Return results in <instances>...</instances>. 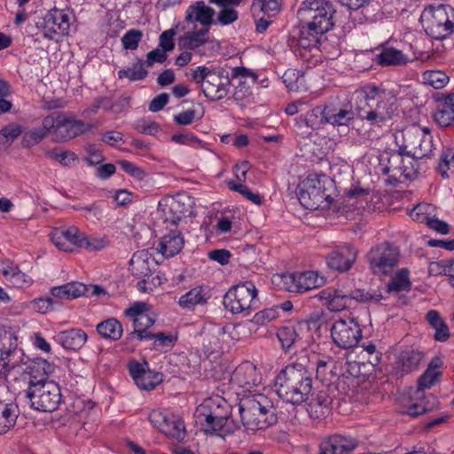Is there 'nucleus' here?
Instances as JSON below:
<instances>
[{"label": "nucleus", "mask_w": 454, "mask_h": 454, "mask_svg": "<svg viewBox=\"0 0 454 454\" xmlns=\"http://www.w3.org/2000/svg\"><path fill=\"white\" fill-rule=\"evenodd\" d=\"M333 4L328 0H305L298 13L309 20V29L326 33L334 27Z\"/></svg>", "instance_id": "7"}, {"label": "nucleus", "mask_w": 454, "mask_h": 454, "mask_svg": "<svg viewBox=\"0 0 454 454\" xmlns=\"http://www.w3.org/2000/svg\"><path fill=\"white\" fill-rule=\"evenodd\" d=\"M192 76L196 83L200 84L201 91L209 100H220L229 93L231 78L222 67L210 69L200 66L192 72Z\"/></svg>", "instance_id": "4"}, {"label": "nucleus", "mask_w": 454, "mask_h": 454, "mask_svg": "<svg viewBox=\"0 0 454 454\" xmlns=\"http://www.w3.org/2000/svg\"><path fill=\"white\" fill-rule=\"evenodd\" d=\"M398 255L395 247L384 243L371 249L367 257L374 274H387L397 264Z\"/></svg>", "instance_id": "14"}, {"label": "nucleus", "mask_w": 454, "mask_h": 454, "mask_svg": "<svg viewBox=\"0 0 454 454\" xmlns=\"http://www.w3.org/2000/svg\"><path fill=\"white\" fill-rule=\"evenodd\" d=\"M18 325H2V375H4V380L8 383L9 376H13L17 380L20 374V364H23L24 353L22 349L18 348Z\"/></svg>", "instance_id": "6"}, {"label": "nucleus", "mask_w": 454, "mask_h": 454, "mask_svg": "<svg viewBox=\"0 0 454 454\" xmlns=\"http://www.w3.org/2000/svg\"><path fill=\"white\" fill-rule=\"evenodd\" d=\"M215 12L203 1H198L190 5L186 11L185 21L188 23L199 22L204 27H208L214 22Z\"/></svg>", "instance_id": "25"}, {"label": "nucleus", "mask_w": 454, "mask_h": 454, "mask_svg": "<svg viewBox=\"0 0 454 454\" xmlns=\"http://www.w3.org/2000/svg\"><path fill=\"white\" fill-rule=\"evenodd\" d=\"M139 133L154 136L160 130V125L155 121L145 119L137 120L134 126Z\"/></svg>", "instance_id": "63"}, {"label": "nucleus", "mask_w": 454, "mask_h": 454, "mask_svg": "<svg viewBox=\"0 0 454 454\" xmlns=\"http://www.w3.org/2000/svg\"><path fill=\"white\" fill-rule=\"evenodd\" d=\"M233 379L240 387L247 389L261 383V377L257 368L250 362H245L239 365L233 372Z\"/></svg>", "instance_id": "26"}, {"label": "nucleus", "mask_w": 454, "mask_h": 454, "mask_svg": "<svg viewBox=\"0 0 454 454\" xmlns=\"http://www.w3.org/2000/svg\"><path fill=\"white\" fill-rule=\"evenodd\" d=\"M143 37V32L139 29L129 30L121 38V43L125 50L134 51L137 49Z\"/></svg>", "instance_id": "55"}, {"label": "nucleus", "mask_w": 454, "mask_h": 454, "mask_svg": "<svg viewBox=\"0 0 454 454\" xmlns=\"http://www.w3.org/2000/svg\"><path fill=\"white\" fill-rule=\"evenodd\" d=\"M55 340L64 348L70 350L80 349L87 340V334L81 329H70L57 333Z\"/></svg>", "instance_id": "28"}, {"label": "nucleus", "mask_w": 454, "mask_h": 454, "mask_svg": "<svg viewBox=\"0 0 454 454\" xmlns=\"http://www.w3.org/2000/svg\"><path fill=\"white\" fill-rule=\"evenodd\" d=\"M229 188L232 191L238 192L239 193L242 194L244 197L251 200L255 205L262 204V196L259 193L252 192L245 184H236L235 182L231 181L229 183Z\"/></svg>", "instance_id": "57"}, {"label": "nucleus", "mask_w": 454, "mask_h": 454, "mask_svg": "<svg viewBox=\"0 0 454 454\" xmlns=\"http://www.w3.org/2000/svg\"><path fill=\"white\" fill-rule=\"evenodd\" d=\"M426 319L435 331L434 339L436 341L445 342L449 340L450 337L449 326L437 310H429L426 315Z\"/></svg>", "instance_id": "37"}, {"label": "nucleus", "mask_w": 454, "mask_h": 454, "mask_svg": "<svg viewBox=\"0 0 454 454\" xmlns=\"http://www.w3.org/2000/svg\"><path fill=\"white\" fill-rule=\"evenodd\" d=\"M71 12L69 10L52 8L41 21L44 37L53 39L54 35H66L70 28Z\"/></svg>", "instance_id": "17"}, {"label": "nucleus", "mask_w": 454, "mask_h": 454, "mask_svg": "<svg viewBox=\"0 0 454 454\" xmlns=\"http://www.w3.org/2000/svg\"><path fill=\"white\" fill-rule=\"evenodd\" d=\"M26 396L29 399L31 407L44 412L54 411L61 401L60 387L55 381L27 388Z\"/></svg>", "instance_id": "11"}, {"label": "nucleus", "mask_w": 454, "mask_h": 454, "mask_svg": "<svg viewBox=\"0 0 454 454\" xmlns=\"http://www.w3.org/2000/svg\"><path fill=\"white\" fill-rule=\"evenodd\" d=\"M349 105L351 106L350 103ZM355 113V108H337L333 105H328L325 106L324 109L320 107L314 108L311 114L302 121H304L306 125L315 128L316 122L312 118H317V114H321L320 123H330L333 126L348 125L354 120Z\"/></svg>", "instance_id": "15"}, {"label": "nucleus", "mask_w": 454, "mask_h": 454, "mask_svg": "<svg viewBox=\"0 0 454 454\" xmlns=\"http://www.w3.org/2000/svg\"><path fill=\"white\" fill-rule=\"evenodd\" d=\"M357 445L358 441L350 435L333 434L321 440L317 454H351Z\"/></svg>", "instance_id": "19"}, {"label": "nucleus", "mask_w": 454, "mask_h": 454, "mask_svg": "<svg viewBox=\"0 0 454 454\" xmlns=\"http://www.w3.org/2000/svg\"><path fill=\"white\" fill-rule=\"evenodd\" d=\"M256 296L255 286L247 281L231 287L223 296V303L232 314H239L254 309Z\"/></svg>", "instance_id": "10"}, {"label": "nucleus", "mask_w": 454, "mask_h": 454, "mask_svg": "<svg viewBox=\"0 0 454 454\" xmlns=\"http://www.w3.org/2000/svg\"><path fill=\"white\" fill-rule=\"evenodd\" d=\"M159 208L164 221L176 225L192 213V200L185 194H177L160 200Z\"/></svg>", "instance_id": "16"}, {"label": "nucleus", "mask_w": 454, "mask_h": 454, "mask_svg": "<svg viewBox=\"0 0 454 454\" xmlns=\"http://www.w3.org/2000/svg\"><path fill=\"white\" fill-rule=\"evenodd\" d=\"M65 234V239L67 245H74L77 247H82V240H84V233L81 232L76 227L72 226L66 230H62Z\"/></svg>", "instance_id": "59"}, {"label": "nucleus", "mask_w": 454, "mask_h": 454, "mask_svg": "<svg viewBox=\"0 0 454 454\" xmlns=\"http://www.w3.org/2000/svg\"><path fill=\"white\" fill-rule=\"evenodd\" d=\"M281 9L278 0H253L251 10L254 17L261 14L271 18L277 15Z\"/></svg>", "instance_id": "43"}, {"label": "nucleus", "mask_w": 454, "mask_h": 454, "mask_svg": "<svg viewBox=\"0 0 454 454\" xmlns=\"http://www.w3.org/2000/svg\"><path fill=\"white\" fill-rule=\"evenodd\" d=\"M415 399L418 401L416 403H411L407 407L406 413L412 416L417 417L423 413L431 411L439 407V402L434 395H425L423 391V396L418 398L415 395Z\"/></svg>", "instance_id": "39"}, {"label": "nucleus", "mask_w": 454, "mask_h": 454, "mask_svg": "<svg viewBox=\"0 0 454 454\" xmlns=\"http://www.w3.org/2000/svg\"><path fill=\"white\" fill-rule=\"evenodd\" d=\"M277 317V309H266L255 313L252 319V323L256 325H262L275 319Z\"/></svg>", "instance_id": "64"}, {"label": "nucleus", "mask_w": 454, "mask_h": 454, "mask_svg": "<svg viewBox=\"0 0 454 454\" xmlns=\"http://www.w3.org/2000/svg\"><path fill=\"white\" fill-rule=\"evenodd\" d=\"M422 81L423 83L440 90L448 84L450 76L442 70H427L422 74Z\"/></svg>", "instance_id": "46"}, {"label": "nucleus", "mask_w": 454, "mask_h": 454, "mask_svg": "<svg viewBox=\"0 0 454 454\" xmlns=\"http://www.w3.org/2000/svg\"><path fill=\"white\" fill-rule=\"evenodd\" d=\"M449 12H454L450 5L441 4L427 7L420 15V22L426 33L435 40H443L452 32L454 22L450 19Z\"/></svg>", "instance_id": "8"}, {"label": "nucleus", "mask_w": 454, "mask_h": 454, "mask_svg": "<svg viewBox=\"0 0 454 454\" xmlns=\"http://www.w3.org/2000/svg\"><path fill=\"white\" fill-rule=\"evenodd\" d=\"M241 421L247 430H262L277 423L276 410L262 394L242 398L239 404Z\"/></svg>", "instance_id": "3"}, {"label": "nucleus", "mask_w": 454, "mask_h": 454, "mask_svg": "<svg viewBox=\"0 0 454 454\" xmlns=\"http://www.w3.org/2000/svg\"><path fill=\"white\" fill-rule=\"evenodd\" d=\"M324 33L317 30L309 29V25H304L300 29L299 38L297 40L295 52L301 57H306L303 51H311L317 50L320 43V38Z\"/></svg>", "instance_id": "27"}, {"label": "nucleus", "mask_w": 454, "mask_h": 454, "mask_svg": "<svg viewBox=\"0 0 454 454\" xmlns=\"http://www.w3.org/2000/svg\"><path fill=\"white\" fill-rule=\"evenodd\" d=\"M405 143H407L406 147L410 148L407 155H411L417 159L429 156L434 148L433 136L426 128L409 131L406 135Z\"/></svg>", "instance_id": "18"}, {"label": "nucleus", "mask_w": 454, "mask_h": 454, "mask_svg": "<svg viewBox=\"0 0 454 454\" xmlns=\"http://www.w3.org/2000/svg\"><path fill=\"white\" fill-rule=\"evenodd\" d=\"M53 371V364H50L45 359L36 358L27 367V372H23L20 369V374L18 375L17 380H15L13 376H9V383L5 381L6 387L8 389L13 388V390H15L14 386L12 385V381L13 380L16 383H27V388H35V387H39L49 382L48 377Z\"/></svg>", "instance_id": "13"}, {"label": "nucleus", "mask_w": 454, "mask_h": 454, "mask_svg": "<svg viewBox=\"0 0 454 454\" xmlns=\"http://www.w3.org/2000/svg\"><path fill=\"white\" fill-rule=\"evenodd\" d=\"M332 399L325 391H319L316 396L312 397L308 403V411L311 416L319 419L325 415L329 411Z\"/></svg>", "instance_id": "42"}, {"label": "nucleus", "mask_w": 454, "mask_h": 454, "mask_svg": "<svg viewBox=\"0 0 454 454\" xmlns=\"http://www.w3.org/2000/svg\"><path fill=\"white\" fill-rule=\"evenodd\" d=\"M151 255L145 250L133 254L129 262V270L137 278H148L151 274Z\"/></svg>", "instance_id": "36"}, {"label": "nucleus", "mask_w": 454, "mask_h": 454, "mask_svg": "<svg viewBox=\"0 0 454 454\" xmlns=\"http://www.w3.org/2000/svg\"><path fill=\"white\" fill-rule=\"evenodd\" d=\"M98 333L105 339L119 340L123 333L121 324L115 318H108L97 325Z\"/></svg>", "instance_id": "44"}, {"label": "nucleus", "mask_w": 454, "mask_h": 454, "mask_svg": "<svg viewBox=\"0 0 454 454\" xmlns=\"http://www.w3.org/2000/svg\"><path fill=\"white\" fill-rule=\"evenodd\" d=\"M74 209L85 212L87 218L93 217L100 220L103 216V207L101 202H95L88 206H74Z\"/></svg>", "instance_id": "62"}, {"label": "nucleus", "mask_w": 454, "mask_h": 454, "mask_svg": "<svg viewBox=\"0 0 454 454\" xmlns=\"http://www.w3.org/2000/svg\"><path fill=\"white\" fill-rule=\"evenodd\" d=\"M148 72L143 67V62L137 59L132 67L121 69L118 72L120 79L128 78L129 81L144 80L147 76Z\"/></svg>", "instance_id": "48"}, {"label": "nucleus", "mask_w": 454, "mask_h": 454, "mask_svg": "<svg viewBox=\"0 0 454 454\" xmlns=\"http://www.w3.org/2000/svg\"><path fill=\"white\" fill-rule=\"evenodd\" d=\"M277 335L283 348L285 349H290L298 340V333L294 325H285L280 327L278 330Z\"/></svg>", "instance_id": "49"}, {"label": "nucleus", "mask_w": 454, "mask_h": 454, "mask_svg": "<svg viewBox=\"0 0 454 454\" xmlns=\"http://www.w3.org/2000/svg\"><path fill=\"white\" fill-rule=\"evenodd\" d=\"M403 154L402 153H394L387 160V166L383 168L385 174L393 173L394 176H399L403 164Z\"/></svg>", "instance_id": "56"}, {"label": "nucleus", "mask_w": 454, "mask_h": 454, "mask_svg": "<svg viewBox=\"0 0 454 454\" xmlns=\"http://www.w3.org/2000/svg\"><path fill=\"white\" fill-rule=\"evenodd\" d=\"M46 135L38 128L25 132L22 137L23 147L29 148L41 142Z\"/></svg>", "instance_id": "61"}, {"label": "nucleus", "mask_w": 454, "mask_h": 454, "mask_svg": "<svg viewBox=\"0 0 454 454\" xmlns=\"http://www.w3.org/2000/svg\"><path fill=\"white\" fill-rule=\"evenodd\" d=\"M10 212L13 213L10 215H2V220L21 221L27 219L20 211L15 210L14 204L9 199L2 197V214Z\"/></svg>", "instance_id": "58"}, {"label": "nucleus", "mask_w": 454, "mask_h": 454, "mask_svg": "<svg viewBox=\"0 0 454 454\" xmlns=\"http://www.w3.org/2000/svg\"><path fill=\"white\" fill-rule=\"evenodd\" d=\"M223 403V406L218 404L217 408L213 411L206 406L196 410V423L200 425L205 434L223 435V434L231 432L228 424L231 409L225 401Z\"/></svg>", "instance_id": "9"}, {"label": "nucleus", "mask_w": 454, "mask_h": 454, "mask_svg": "<svg viewBox=\"0 0 454 454\" xmlns=\"http://www.w3.org/2000/svg\"><path fill=\"white\" fill-rule=\"evenodd\" d=\"M184 245V239L177 230L170 231L163 236L159 244V251L165 257H172L180 253Z\"/></svg>", "instance_id": "32"}, {"label": "nucleus", "mask_w": 454, "mask_h": 454, "mask_svg": "<svg viewBox=\"0 0 454 454\" xmlns=\"http://www.w3.org/2000/svg\"><path fill=\"white\" fill-rule=\"evenodd\" d=\"M152 340H154L153 344L154 349L160 351H168L174 347L177 340V337L170 333L160 332L157 333H153Z\"/></svg>", "instance_id": "50"}, {"label": "nucleus", "mask_w": 454, "mask_h": 454, "mask_svg": "<svg viewBox=\"0 0 454 454\" xmlns=\"http://www.w3.org/2000/svg\"><path fill=\"white\" fill-rule=\"evenodd\" d=\"M209 298V289L202 286H200L191 289L189 292L183 294L179 298L178 304L183 309H192L196 305H203L207 303Z\"/></svg>", "instance_id": "35"}, {"label": "nucleus", "mask_w": 454, "mask_h": 454, "mask_svg": "<svg viewBox=\"0 0 454 454\" xmlns=\"http://www.w3.org/2000/svg\"><path fill=\"white\" fill-rule=\"evenodd\" d=\"M283 278L285 283L288 285L287 289L296 293H304L317 288L325 283V278H319L315 271L290 273Z\"/></svg>", "instance_id": "20"}, {"label": "nucleus", "mask_w": 454, "mask_h": 454, "mask_svg": "<svg viewBox=\"0 0 454 454\" xmlns=\"http://www.w3.org/2000/svg\"><path fill=\"white\" fill-rule=\"evenodd\" d=\"M19 414V408L14 403H8L5 405L4 410L2 411V434L9 431L16 425V420Z\"/></svg>", "instance_id": "52"}, {"label": "nucleus", "mask_w": 454, "mask_h": 454, "mask_svg": "<svg viewBox=\"0 0 454 454\" xmlns=\"http://www.w3.org/2000/svg\"><path fill=\"white\" fill-rule=\"evenodd\" d=\"M332 180L326 175H309L299 186L297 196L307 209L317 210L328 207L333 199L326 193V184Z\"/></svg>", "instance_id": "5"}, {"label": "nucleus", "mask_w": 454, "mask_h": 454, "mask_svg": "<svg viewBox=\"0 0 454 454\" xmlns=\"http://www.w3.org/2000/svg\"><path fill=\"white\" fill-rule=\"evenodd\" d=\"M331 336L338 347L351 348L356 347L362 338V330L355 317H340L331 327Z\"/></svg>", "instance_id": "12"}, {"label": "nucleus", "mask_w": 454, "mask_h": 454, "mask_svg": "<svg viewBox=\"0 0 454 454\" xmlns=\"http://www.w3.org/2000/svg\"><path fill=\"white\" fill-rule=\"evenodd\" d=\"M381 297L382 296L380 294L374 295L360 289L352 291L349 294H344L340 290H337L336 294H334L333 298H331V301L327 302V306L332 311H340L350 306L352 301H380Z\"/></svg>", "instance_id": "21"}, {"label": "nucleus", "mask_w": 454, "mask_h": 454, "mask_svg": "<svg viewBox=\"0 0 454 454\" xmlns=\"http://www.w3.org/2000/svg\"><path fill=\"white\" fill-rule=\"evenodd\" d=\"M88 292L87 286L80 282H70L51 289V294L60 302L62 299H75L85 295Z\"/></svg>", "instance_id": "34"}, {"label": "nucleus", "mask_w": 454, "mask_h": 454, "mask_svg": "<svg viewBox=\"0 0 454 454\" xmlns=\"http://www.w3.org/2000/svg\"><path fill=\"white\" fill-rule=\"evenodd\" d=\"M437 170L443 178H449V172H454V150L448 148L442 152Z\"/></svg>", "instance_id": "47"}, {"label": "nucleus", "mask_w": 454, "mask_h": 454, "mask_svg": "<svg viewBox=\"0 0 454 454\" xmlns=\"http://www.w3.org/2000/svg\"><path fill=\"white\" fill-rule=\"evenodd\" d=\"M160 431L178 441L184 440L186 435L184 420L174 415L168 416L165 422L161 423Z\"/></svg>", "instance_id": "40"}, {"label": "nucleus", "mask_w": 454, "mask_h": 454, "mask_svg": "<svg viewBox=\"0 0 454 454\" xmlns=\"http://www.w3.org/2000/svg\"><path fill=\"white\" fill-rule=\"evenodd\" d=\"M416 159L417 158H413L411 155L404 157L400 176H403L406 179H413L416 177L418 173Z\"/></svg>", "instance_id": "60"}, {"label": "nucleus", "mask_w": 454, "mask_h": 454, "mask_svg": "<svg viewBox=\"0 0 454 454\" xmlns=\"http://www.w3.org/2000/svg\"><path fill=\"white\" fill-rule=\"evenodd\" d=\"M356 259V251L350 246H345L333 251L326 258L327 265L340 272L348 271Z\"/></svg>", "instance_id": "23"}, {"label": "nucleus", "mask_w": 454, "mask_h": 454, "mask_svg": "<svg viewBox=\"0 0 454 454\" xmlns=\"http://www.w3.org/2000/svg\"><path fill=\"white\" fill-rule=\"evenodd\" d=\"M208 32V27H202L199 31L188 33L180 37L178 45L181 49L195 50L208 42V37L207 36Z\"/></svg>", "instance_id": "41"}, {"label": "nucleus", "mask_w": 454, "mask_h": 454, "mask_svg": "<svg viewBox=\"0 0 454 454\" xmlns=\"http://www.w3.org/2000/svg\"><path fill=\"white\" fill-rule=\"evenodd\" d=\"M435 122L442 127L454 125V93L439 102L433 114Z\"/></svg>", "instance_id": "29"}, {"label": "nucleus", "mask_w": 454, "mask_h": 454, "mask_svg": "<svg viewBox=\"0 0 454 454\" xmlns=\"http://www.w3.org/2000/svg\"><path fill=\"white\" fill-rule=\"evenodd\" d=\"M441 374V372H431L427 369L418 380V388L415 391L417 397L420 398L423 396V391L434 386Z\"/></svg>", "instance_id": "51"}, {"label": "nucleus", "mask_w": 454, "mask_h": 454, "mask_svg": "<svg viewBox=\"0 0 454 454\" xmlns=\"http://www.w3.org/2000/svg\"><path fill=\"white\" fill-rule=\"evenodd\" d=\"M350 104L358 118L376 127L389 121L395 111L394 97L374 85L356 91Z\"/></svg>", "instance_id": "1"}, {"label": "nucleus", "mask_w": 454, "mask_h": 454, "mask_svg": "<svg viewBox=\"0 0 454 454\" xmlns=\"http://www.w3.org/2000/svg\"><path fill=\"white\" fill-rule=\"evenodd\" d=\"M424 358V354L417 349L406 348L396 357V368L403 373H410L419 368Z\"/></svg>", "instance_id": "30"}, {"label": "nucleus", "mask_w": 454, "mask_h": 454, "mask_svg": "<svg viewBox=\"0 0 454 454\" xmlns=\"http://www.w3.org/2000/svg\"><path fill=\"white\" fill-rule=\"evenodd\" d=\"M155 320L150 317L147 313L140 314L137 318L133 319V326L134 330L127 334V340H137L139 341L142 340H151L153 337V333L148 331L153 324Z\"/></svg>", "instance_id": "33"}, {"label": "nucleus", "mask_w": 454, "mask_h": 454, "mask_svg": "<svg viewBox=\"0 0 454 454\" xmlns=\"http://www.w3.org/2000/svg\"><path fill=\"white\" fill-rule=\"evenodd\" d=\"M241 2L242 0H208V4H215L220 9L217 21L222 25H229L238 20L239 13L235 7Z\"/></svg>", "instance_id": "31"}, {"label": "nucleus", "mask_w": 454, "mask_h": 454, "mask_svg": "<svg viewBox=\"0 0 454 454\" xmlns=\"http://www.w3.org/2000/svg\"><path fill=\"white\" fill-rule=\"evenodd\" d=\"M411 288V283L409 278V271L406 269L400 270L387 284V292L389 294L409 292Z\"/></svg>", "instance_id": "45"}, {"label": "nucleus", "mask_w": 454, "mask_h": 454, "mask_svg": "<svg viewBox=\"0 0 454 454\" xmlns=\"http://www.w3.org/2000/svg\"><path fill=\"white\" fill-rule=\"evenodd\" d=\"M377 63L383 67L387 66H405L409 62V58L402 51L393 47L384 48L380 53L376 56Z\"/></svg>", "instance_id": "38"}, {"label": "nucleus", "mask_w": 454, "mask_h": 454, "mask_svg": "<svg viewBox=\"0 0 454 454\" xmlns=\"http://www.w3.org/2000/svg\"><path fill=\"white\" fill-rule=\"evenodd\" d=\"M311 372L301 364L286 366L276 378L277 394L286 403L300 405L312 395Z\"/></svg>", "instance_id": "2"}, {"label": "nucleus", "mask_w": 454, "mask_h": 454, "mask_svg": "<svg viewBox=\"0 0 454 454\" xmlns=\"http://www.w3.org/2000/svg\"><path fill=\"white\" fill-rule=\"evenodd\" d=\"M56 131V142H64L80 136L91 129V125L62 114Z\"/></svg>", "instance_id": "22"}, {"label": "nucleus", "mask_w": 454, "mask_h": 454, "mask_svg": "<svg viewBox=\"0 0 454 454\" xmlns=\"http://www.w3.org/2000/svg\"><path fill=\"white\" fill-rule=\"evenodd\" d=\"M162 381V374L154 372L149 369L140 377L137 386L145 390L153 389L159 383Z\"/></svg>", "instance_id": "53"}, {"label": "nucleus", "mask_w": 454, "mask_h": 454, "mask_svg": "<svg viewBox=\"0 0 454 454\" xmlns=\"http://www.w3.org/2000/svg\"><path fill=\"white\" fill-rule=\"evenodd\" d=\"M62 113H53L51 114L47 115L43 120V126L39 128L46 136L51 134L52 136V139L56 141V131L60 123V118Z\"/></svg>", "instance_id": "54"}, {"label": "nucleus", "mask_w": 454, "mask_h": 454, "mask_svg": "<svg viewBox=\"0 0 454 454\" xmlns=\"http://www.w3.org/2000/svg\"><path fill=\"white\" fill-rule=\"evenodd\" d=\"M2 283L8 287L23 288L32 284V278L12 262H2Z\"/></svg>", "instance_id": "24"}]
</instances>
